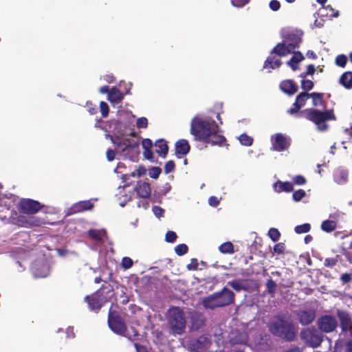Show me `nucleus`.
<instances>
[{"instance_id": "nucleus-1", "label": "nucleus", "mask_w": 352, "mask_h": 352, "mask_svg": "<svg viewBox=\"0 0 352 352\" xmlns=\"http://www.w3.org/2000/svg\"><path fill=\"white\" fill-rule=\"evenodd\" d=\"M309 98H310V93L300 92L296 96L292 107L287 110V113L289 115L295 116L297 118H306L307 120L314 123L319 131H324L327 130L329 126L325 122L336 120L333 110L320 111L316 108H307L300 111L306 104Z\"/></svg>"}, {"instance_id": "nucleus-2", "label": "nucleus", "mask_w": 352, "mask_h": 352, "mask_svg": "<svg viewBox=\"0 0 352 352\" xmlns=\"http://www.w3.org/2000/svg\"><path fill=\"white\" fill-rule=\"evenodd\" d=\"M269 331L275 337L286 342H293L297 336L296 325L289 316H274L267 324Z\"/></svg>"}, {"instance_id": "nucleus-3", "label": "nucleus", "mask_w": 352, "mask_h": 352, "mask_svg": "<svg viewBox=\"0 0 352 352\" xmlns=\"http://www.w3.org/2000/svg\"><path fill=\"white\" fill-rule=\"evenodd\" d=\"M219 131V127L217 122L210 118H201L195 117L191 120L190 134L194 136L195 140L204 142L208 140L211 134Z\"/></svg>"}, {"instance_id": "nucleus-4", "label": "nucleus", "mask_w": 352, "mask_h": 352, "mask_svg": "<svg viewBox=\"0 0 352 352\" xmlns=\"http://www.w3.org/2000/svg\"><path fill=\"white\" fill-rule=\"evenodd\" d=\"M234 301V293L224 287L220 292H214L205 297L202 300V305L205 309H214L232 305Z\"/></svg>"}, {"instance_id": "nucleus-5", "label": "nucleus", "mask_w": 352, "mask_h": 352, "mask_svg": "<svg viewBox=\"0 0 352 352\" xmlns=\"http://www.w3.org/2000/svg\"><path fill=\"white\" fill-rule=\"evenodd\" d=\"M108 325L114 333L124 336L131 340H133V338L139 336L138 331L134 327L131 328V333H130L127 331L126 325L120 314L111 308L109 309L108 313Z\"/></svg>"}, {"instance_id": "nucleus-6", "label": "nucleus", "mask_w": 352, "mask_h": 352, "mask_svg": "<svg viewBox=\"0 0 352 352\" xmlns=\"http://www.w3.org/2000/svg\"><path fill=\"white\" fill-rule=\"evenodd\" d=\"M112 292L113 287L111 285H102L99 289L91 295L86 296L84 300L91 311L98 312L102 307L110 300Z\"/></svg>"}, {"instance_id": "nucleus-7", "label": "nucleus", "mask_w": 352, "mask_h": 352, "mask_svg": "<svg viewBox=\"0 0 352 352\" xmlns=\"http://www.w3.org/2000/svg\"><path fill=\"white\" fill-rule=\"evenodd\" d=\"M167 324L173 335L183 334L186 327L184 311L179 307H171L168 311Z\"/></svg>"}, {"instance_id": "nucleus-8", "label": "nucleus", "mask_w": 352, "mask_h": 352, "mask_svg": "<svg viewBox=\"0 0 352 352\" xmlns=\"http://www.w3.org/2000/svg\"><path fill=\"white\" fill-rule=\"evenodd\" d=\"M300 338L307 346L317 348L322 342L324 336L314 327H310L301 329Z\"/></svg>"}, {"instance_id": "nucleus-9", "label": "nucleus", "mask_w": 352, "mask_h": 352, "mask_svg": "<svg viewBox=\"0 0 352 352\" xmlns=\"http://www.w3.org/2000/svg\"><path fill=\"white\" fill-rule=\"evenodd\" d=\"M318 330L322 333H331L334 331L338 327V322L336 318L331 315H324L320 316L317 321Z\"/></svg>"}, {"instance_id": "nucleus-10", "label": "nucleus", "mask_w": 352, "mask_h": 352, "mask_svg": "<svg viewBox=\"0 0 352 352\" xmlns=\"http://www.w3.org/2000/svg\"><path fill=\"white\" fill-rule=\"evenodd\" d=\"M272 149L281 152L287 150L291 145V139L289 137L278 133L272 136Z\"/></svg>"}, {"instance_id": "nucleus-11", "label": "nucleus", "mask_w": 352, "mask_h": 352, "mask_svg": "<svg viewBox=\"0 0 352 352\" xmlns=\"http://www.w3.org/2000/svg\"><path fill=\"white\" fill-rule=\"evenodd\" d=\"M43 206L38 201L31 199H23L19 203V210L20 212L28 214H34L38 212Z\"/></svg>"}, {"instance_id": "nucleus-12", "label": "nucleus", "mask_w": 352, "mask_h": 352, "mask_svg": "<svg viewBox=\"0 0 352 352\" xmlns=\"http://www.w3.org/2000/svg\"><path fill=\"white\" fill-rule=\"evenodd\" d=\"M212 343L210 338L202 335L197 339L192 340L190 342V346L194 351L204 352L210 349Z\"/></svg>"}, {"instance_id": "nucleus-13", "label": "nucleus", "mask_w": 352, "mask_h": 352, "mask_svg": "<svg viewBox=\"0 0 352 352\" xmlns=\"http://www.w3.org/2000/svg\"><path fill=\"white\" fill-rule=\"evenodd\" d=\"M302 32L300 30L289 32L283 36V41L293 51L294 49L299 47L302 42Z\"/></svg>"}, {"instance_id": "nucleus-14", "label": "nucleus", "mask_w": 352, "mask_h": 352, "mask_svg": "<svg viewBox=\"0 0 352 352\" xmlns=\"http://www.w3.org/2000/svg\"><path fill=\"white\" fill-rule=\"evenodd\" d=\"M190 331H197L204 327L206 323V318L203 313L192 311L189 315Z\"/></svg>"}, {"instance_id": "nucleus-15", "label": "nucleus", "mask_w": 352, "mask_h": 352, "mask_svg": "<svg viewBox=\"0 0 352 352\" xmlns=\"http://www.w3.org/2000/svg\"><path fill=\"white\" fill-rule=\"evenodd\" d=\"M297 319L302 325L311 324L316 319V311L312 309L300 310L297 314Z\"/></svg>"}, {"instance_id": "nucleus-16", "label": "nucleus", "mask_w": 352, "mask_h": 352, "mask_svg": "<svg viewBox=\"0 0 352 352\" xmlns=\"http://www.w3.org/2000/svg\"><path fill=\"white\" fill-rule=\"evenodd\" d=\"M340 323V328L342 332H348L352 325V318L350 314L344 311H338L337 313Z\"/></svg>"}, {"instance_id": "nucleus-17", "label": "nucleus", "mask_w": 352, "mask_h": 352, "mask_svg": "<svg viewBox=\"0 0 352 352\" xmlns=\"http://www.w3.org/2000/svg\"><path fill=\"white\" fill-rule=\"evenodd\" d=\"M280 89L288 96H293L298 91V85L292 80H285L280 82Z\"/></svg>"}, {"instance_id": "nucleus-18", "label": "nucleus", "mask_w": 352, "mask_h": 352, "mask_svg": "<svg viewBox=\"0 0 352 352\" xmlns=\"http://www.w3.org/2000/svg\"><path fill=\"white\" fill-rule=\"evenodd\" d=\"M248 341V335L245 331H235L232 333L230 339L231 345L243 344L245 345Z\"/></svg>"}, {"instance_id": "nucleus-19", "label": "nucleus", "mask_w": 352, "mask_h": 352, "mask_svg": "<svg viewBox=\"0 0 352 352\" xmlns=\"http://www.w3.org/2000/svg\"><path fill=\"white\" fill-rule=\"evenodd\" d=\"M135 191L138 195L142 198H148L151 195V189L148 183L139 181L135 186Z\"/></svg>"}, {"instance_id": "nucleus-20", "label": "nucleus", "mask_w": 352, "mask_h": 352, "mask_svg": "<svg viewBox=\"0 0 352 352\" xmlns=\"http://www.w3.org/2000/svg\"><path fill=\"white\" fill-rule=\"evenodd\" d=\"M175 149L177 155L184 156L189 153L190 146L186 140L180 139L175 142Z\"/></svg>"}, {"instance_id": "nucleus-21", "label": "nucleus", "mask_w": 352, "mask_h": 352, "mask_svg": "<svg viewBox=\"0 0 352 352\" xmlns=\"http://www.w3.org/2000/svg\"><path fill=\"white\" fill-rule=\"evenodd\" d=\"M292 53V50L285 42L278 43L271 51L270 54H276L279 56H285Z\"/></svg>"}, {"instance_id": "nucleus-22", "label": "nucleus", "mask_w": 352, "mask_h": 352, "mask_svg": "<svg viewBox=\"0 0 352 352\" xmlns=\"http://www.w3.org/2000/svg\"><path fill=\"white\" fill-rule=\"evenodd\" d=\"M292 53L294 55L287 62V64L293 71H296L299 68L298 63L302 61L305 59V56L300 51H292Z\"/></svg>"}, {"instance_id": "nucleus-23", "label": "nucleus", "mask_w": 352, "mask_h": 352, "mask_svg": "<svg viewBox=\"0 0 352 352\" xmlns=\"http://www.w3.org/2000/svg\"><path fill=\"white\" fill-rule=\"evenodd\" d=\"M274 190L277 192H290L294 190L293 183L290 182H281L278 180L274 184Z\"/></svg>"}, {"instance_id": "nucleus-24", "label": "nucleus", "mask_w": 352, "mask_h": 352, "mask_svg": "<svg viewBox=\"0 0 352 352\" xmlns=\"http://www.w3.org/2000/svg\"><path fill=\"white\" fill-rule=\"evenodd\" d=\"M338 82L346 89H352V72H344L340 77Z\"/></svg>"}, {"instance_id": "nucleus-25", "label": "nucleus", "mask_w": 352, "mask_h": 352, "mask_svg": "<svg viewBox=\"0 0 352 352\" xmlns=\"http://www.w3.org/2000/svg\"><path fill=\"white\" fill-rule=\"evenodd\" d=\"M155 146L158 148L155 152L162 158H165L168 153V146L167 142L164 139H159L155 141Z\"/></svg>"}, {"instance_id": "nucleus-26", "label": "nucleus", "mask_w": 352, "mask_h": 352, "mask_svg": "<svg viewBox=\"0 0 352 352\" xmlns=\"http://www.w3.org/2000/svg\"><path fill=\"white\" fill-rule=\"evenodd\" d=\"M218 133L219 132H215L214 134H211V136L208 138V140L204 141V142L210 144L212 146H223L226 142V139L223 135L218 134Z\"/></svg>"}, {"instance_id": "nucleus-27", "label": "nucleus", "mask_w": 352, "mask_h": 352, "mask_svg": "<svg viewBox=\"0 0 352 352\" xmlns=\"http://www.w3.org/2000/svg\"><path fill=\"white\" fill-rule=\"evenodd\" d=\"M124 96L120 91L116 87H112L108 95V100L111 103H120L123 100Z\"/></svg>"}, {"instance_id": "nucleus-28", "label": "nucleus", "mask_w": 352, "mask_h": 352, "mask_svg": "<svg viewBox=\"0 0 352 352\" xmlns=\"http://www.w3.org/2000/svg\"><path fill=\"white\" fill-rule=\"evenodd\" d=\"M139 147V142L126 138L123 141L122 153H129L130 151L137 150Z\"/></svg>"}, {"instance_id": "nucleus-29", "label": "nucleus", "mask_w": 352, "mask_h": 352, "mask_svg": "<svg viewBox=\"0 0 352 352\" xmlns=\"http://www.w3.org/2000/svg\"><path fill=\"white\" fill-rule=\"evenodd\" d=\"M348 171L343 169L337 170L333 175L335 182L338 184H344L348 181Z\"/></svg>"}, {"instance_id": "nucleus-30", "label": "nucleus", "mask_w": 352, "mask_h": 352, "mask_svg": "<svg viewBox=\"0 0 352 352\" xmlns=\"http://www.w3.org/2000/svg\"><path fill=\"white\" fill-rule=\"evenodd\" d=\"M281 65L282 61L280 59L276 58V57L274 56H270L264 62L263 68L274 69L280 67Z\"/></svg>"}, {"instance_id": "nucleus-31", "label": "nucleus", "mask_w": 352, "mask_h": 352, "mask_svg": "<svg viewBox=\"0 0 352 352\" xmlns=\"http://www.w3.org/2000/svg\"><path fill=\"white\" fill-rule=\"evenodd\" d=\"M310 98L312 99V105L314 107H317L318 106H324V94L318 93V92H313L310 93Z\"/></svg>"}, {"instance_id": "nucleus-32", "label": "nucleus", "mask_w": 352, "mask_h": 352, "mask_svg": "<svg viewBox=\"0 0 352 352\" xmlns=\"http://www.w3.org/2000/svg\"><path fill=\"white\" fill-rule=\"evenodd\" d=\"M337 228V222L333 220L327 219L322 222L321 229L322 231L329 233L335 230Z\"/></svg>"}, {"instance_id": "nucleus-33", "label": "nucleus", "mask_w": 352, "mask_h": 352, "mask_svg": "<svg viewBox=\"0 0 352 352\" xmlns=\"http://www.w3.org/2000/svg\"><path fill=\"white\" fill-rule=\"evenodd\" d=\"M104 234H106V231L104 230L90 229L88 231V236L98 242L102 241V237Z\"/></svg>"}, {"instance_id": "nucleus-34", "label": "nucleus", "mask_w": 352, "mask_h": 352, "mask_svg": "<svg viewBox=\"0 0 352 352\" xmlns=\"http://www.w3.org/2000/svg\"><path fill=\"white\" fill-rule=\"evenodd\" d=\"M219 250L222 254H230L234 252V248L230 241H227L219 245Z\"/></svg>"}, {"instance_id": "nucleus-35", "label": "nucleus", "mask_w": 352, "mask_h": 352, "mask_svg": "<svg viewBox=\"0 0 352 352\" xmlns=\"http://www.w3.org/2000/svg\"><path fill=\"white\" fill-rule=\"evenodd\" d=\"M93 207V204L89 201H80L75 205V208L78 212L89 210H91Z\"/></svg>"}, {"instance_id": "nucleus-36", "label": "nucleus", "mask_w": 352, "mask_h": 352, "mask_svg": "<svg viewBox=\"0 0 352 352\" xmlns=\"http://www.w3.org/2000/svg\"><path fill=\"white\" fill-rule=\"evenodd\" d=\"M228 285L230 286L236 292H240L241 290L246 291L248 289L247 287L243 285L241 280L229 281L228 282Z\"/></svg>"}, {"instance_id": "nucleus-37", "label": "nucleus", "mask_w": 352, "mask_h": 352, "mask_svg": "<svg viewBox=\"0 0 352 352\" xmlns=\"http://www.w3.org/2000/svg\"><path fill=\"white\" fill-rule=\"evenodd\" d=\"M265 287L267 288V293L270 294L272 296H274V295L276 293V282L273 280L272 278H269L265 283Z\"/></svg>"}, {"instance_id": "nucleus-38", "label": "nucleus", "mask_w": 352, "mask_h": 352, "mask_svg": "<svg viewBox=\"0 0 352 352\" xmlns=\"http://www.w3.org/2000/svg\"><path fill=\"white\" fill-rule=\"evenodd\" d=\"M311 230V225L308 223H303L302 225L296 226L294 228V231L297 234H303L309 232Z\"/></svg>"}, {"instance_id": "nucleus-39", "label": "nucleus", "mask_w": 352, "mask_h": 352, "mask_svg": "<svg viewBox=\"0 0 352 352\" xmlns=\"http://www.w3.org/2000/svg\"><path fill=\"white\" fill-rule=\"evenodd\" d=\"M348 58L344 54H339L336 57L335 63L338 67H344L347 63Z\"/></svg>"}, {"instance_id": "nucleus-40", "label": "nucleus", "mask_w": 352, "mask_h": 352, "mask_svg": "<svg viewBox=\"0 0 352 352\" xmlns=\"http://www.w3.org/2000/svg\"><path fill=\"white\" fill-rule=\"evenodd\" d=\"M239 140L241 144L244 146H250L253 143V138L252 137L248 135L245 133L241 134L239 136Z\"/></svg>"}, {"instance_id": "nucleus-41", "label": "nucleus", "mask_w": 352, "mask_h": 352, "mask_svg": "<svg viewBox=\"0 0 352 352\" xmlns=\"http://www.w3.org/2000/svg\"><path fill=\"white\" fill-rule=\"evenodd\" d=\"M314 87V84L312 80L302 79L301 81V88L303 89V91L308 93V91H311Z\"/></svg>"}, {"instance_id": "nucleus-42", "label": "nucleus", "mask_w": 352, "mask_h": 352, "mask_svg": "<svg viewBox=\"0 0 352 352\" xmlns=\"http://www.w3.org/2000/svg\"><path fill=\"white\" fill-rule=\"evenodd\" d=\"M268 236L273 241L276 242L279 239L280 233L277 228H272L268 231Z\"/></svg>"}, {"instance_id": "nucleus-43", "label": "nucleus", "mask_w": 352, "mask_h": 352, "mask_svg": "<svg viewBox=\"0 0 352 352\" xmlns=\"http://www.w3.org/2000/svg\"><path fill=\"white\" fill-rule=\"evenodd\" d=\"M175 251L178 256H182L188 252V247L186 244L182 243L175 248Z\"/></svg>"}, {"instance_id": "nucleus-44", "label": "nucleus", "mask_w": 352, "mask_h": 352, "mask_svg": "<svg viewBox=\"0 0 352 352\" xmlns=\"http://www.w3.org/2000/svg\"><path fill=\"white\" fill-rule=\"evenodd\" d=\"M306 195V192L302 189H299L293 192L292 198L295 201H300Z\"/></svg>"}, {"instance_id": "nucleus-45", "label": "nucleus", "mask_w": 352, "mask_h": 352, "mask_svg": "<svg viewBox=\"0 0 352 352\" xmlns=\"http://www.w3.org/2000/svg\"><path fill=\"white\" fill-rule=\"evenodd\" d=\"M100 109L103 118H107L109 113V107L107 102L101 101L100 102Z\"/></svg>"}, {"instance_id": "nucleus-46", "label": "nucleus", "mask_w": 352, "mask_h": 352, "mask_svg": "<svg viewBox=\"0 0 352 352\" xmlns=\"http://www.w3.org/2000/svg\"><path fill=\"white\" fill-rule=\"evenodd\" d=\"M133 260L127 256H125L122 258L121 262V266L122 268L125 270H128L133 266Z\"/></svg>"}, {"instance_id": "nucleus-47", "label": "nucleus", "mask_w": 352, "mask_h": 352, "mask_svg": "<svg viewBox=\"0 0 352 352\" xmlns=\"http://www.w3.org/2000/svg\"><path fill=\"white\" fill-rule=\"evenodd\" d=\"M162 172L160 167L154 166L152 167L148 172V175L151 178L157 179Z\"/></svg>"}, {"instance_id": "nucleus-48", "label": "nucleus", "mask_w": 352, "mask_h": 352, "mask_svg": "<svg viewBox=\"0 0 352 352\" xmlns=\"http://www.w3.org/2000/svg\"><path fill=\"white\" fill-rule=\"evenodd\" d=\"M175 168V164L173 160H169L167 162H166L164 166V173L166 174H168L174 170Z\"/></svg>"}, {"instance_id": "nucleus-49", "label": "nucleus", "mask_w": 352, "mask_h": 352, "mask_svg": "<svg viewBox=\"0 0 352 352\" xmlns=\"http://www.w3.org/2000/svg\"><path fill=\"white\" fill-rule=\"evenodd\" d=\"M177 238V234L173 231H168L165 236V240L168 243H174Z\"/></svg>"}, {"instance_id": "nucleus-50", "label": "nucleus", "mask_w": 352, "mask_h": 352, "mask_svg": "<svg viewBox=\"0 0 352 352\" xmlns=\"http://www.w3.org/2000/svg\"><path fill=\"white\" fill-rule=\"evenodd\" d=\"M273 250H274V253H276L278 254H282L285 252V245L284 243H282V242L276 243L274 246Z\"/></svg>"}, {"instance_id": "nucleus-51", "label": "nucleus", "mask_w": 352, "mask_h": 352, "mask_svg": "<svg viewBox=\"0 0 352 352\" xmlns=\"http://www.w3.org/2000/svg\"><path fill=\"white\" fill-rule=\"evenodd\" d=\"M136 125L138 128L146 129L148 126V120L145 117L140 118L137 120Z\"/></svg>"}, {"instance_id": "nucleus-52", "label": "nucleus", "mask_w": 352, "mask_h": 352, "mask_svg": "<svg viewBox=\"0 0 352 352\" xmlns=\"http://www.w3.org/2000/svg\"><path fill=\"white\" fill-rule=\"evenodd\" d=\"M307 182L306 179L302 175H296L293 178V184L304 185Z\"/></svg>"}, {"instance_id": "nucleus-53", "label": "nucleus", "mask_w": 352, "mask_h": 352, "mask_svg": "<svg viewBox=\"0 0 352 352\" xmlns=\"http://www.w3.org/2000/svg\"><path fill=\"white\" fill-rule=\"evenodd\" d=\"M198 261L197 258H193L190 259V263L187 265L186 268L188 270H197L198 269Z\"/></svg>"}, {"instance_id": "nucleus-54", "label": "nucleus", "mask_w": 352, "mask_h": 352, "mask_svg": "<svg viewBox=\"0 0 352 352\" xmlns=\"http://www.w3.org/2000/svg\"><path fill=\"white\" fill-rule=\"evenodd\" d=\"M338 260L335 258H327L324 261V265L327 267H333L336 265Z\"/></svg>"}, {"instance_id": "nucleus-55", "label": "nucleus", "mask_w": 352, "mask_h": 352, "mask_svg": "<svg viewBox=\"0 0 352 352\" xmlns=\"http://www.w3.org/2000/svg\"><path fill=\"white\" fill-rule=\"evenodd\" d=\"M250 0H231L232 6L237 8H242L249 3Z\"/></svg>"}, {"instance_id": "nucleus-56", "label": "nucleus", "mask_w": 352, "mask_h": 352, "mask_svg": "<svg viewBox=\"0 0 352 352\" xmlns=\"http://www.w3.org/2000/svg\"><path fill=\"white\" fill-rule=\"evenodd\" d=\"M142 145L144 150L151 149V147L153 146L152 140L149 138L143 139Z\"/></svg>"}, {"instance_id": "nucleus-57", "label": "nucleus", "mask_w": 352, "mask_h": 352, "mask_svg": "<svg viewBox=\"0 0 352 352\" xmlns=\"http://www.w3.org/2000/svg\"><path fill=\"white\" fill-rule=\"evenodd\" d=\"M269 6L273 11H278L280 8V3L277 0H272L270 2Z\"/></svg>"}, {"instance_id": "nucleus-58", "label": "nucleus", "mask_w": 352, "mask_h": 352, "mask_svg": "<svg viewBox=\"0 0 352 352\" xmlns=\"http://www.w3.org/2000/svg\"><path fill=\"white\" fill-rule=\"evenodd\" d=\"M340 280L344 284L349 283L352 280V275L349 273H344L342 274Z\"/></svg>"}, {"instance_id": "nucleus-59", "label": "nucleus", "mask_w": 352, "mask_h": 352, "mask_svg": "<svg viewBox=\"0 0 352 352\" xmlns=\"http://www.w3.org/2000/svg\"><path fill=\"white\" fill-rule=\"evenodd\" d=\"M107 158L109 162H112L116 158V152L113 149H108L106 152Z\"/></svg>"}, {"instance_id": "nucleus-60", "label": "nucleus", "mask_w": 352, "mask_h": 352, "mask_svg": "<svg viewBox=\"0 0 352 352\" xmlns=\"http://www.w3.org/2000/svg\"><path fill=\"white\" fill-rule=\"evenodd\" d=\"M153 211L155 215L157 217H162L164 213V210L159 206H155L153 208Z\"/></svg>"}, {"instance_id": "nucleus-61", "label": "nucleus", "mask_w": 352, "mask_h": 352, "mask_svg": "<svg viewBox=\"0 0 352 352\" xmlns=\"http://www.w3.org/2000/svg\"><path fill=\"white\" fill-rule=\"evenodd\" d=\"M208 204L211 206L216 207L219 205V200L217 197L211 196L208 199Z\"/></svg>"}, {"instance_id": "nucleus-62", "label": "nucleus", "mask_w": 352, "mask_h": 352, "mask_svg": "<svg viewBox=\"0 0 352 352\" xmlns=\"http://www.w3.org/2000/svg\"><path fill=\"white\" fill-rule=\"evenodd\" d=\"M143 155L147 160H151L153 158V153L151 149L144 150Z\"/></svg>"}, {"instance_id": "nucleus-63", "label": "nucleus", "mask_w": 352, "mask_h": 352, "mask_svg": "<svg viewBox=\"0 0 352 352\" xmlns=\"http://www.w3.org/2000/svg\"><path fill=\"white\" fill-rule=\"evenodd\" d=\"M87 110L91 115H94L98 112V109L96 106H93L91 103H87Z\"/></svg>"}, {"instance_id": "nucleus-64", "label": "nucleus", "mask_w": 352, "mask_h": 352, "mask_svg": "<svg viewBox=\"0 0 352 352\" xmlns=\"http://www.w3.org/2000/svg\"><path fill=\"white\" fill-rule=\"evenodd\" d=\"M111 141L117 147H123V142L121 141L120 137L116 136L115 138H111Z\"/></svg>"}]
</instances>
